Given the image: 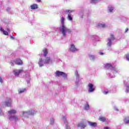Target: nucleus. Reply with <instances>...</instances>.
<instances>
[{
  "mask_svg": "<svg viewBox=\"0 0 129 129\" xmlns=\"http://www.w3.org/2000/svg\"><path fill=\"white\" fill-rule=\"evenodd\" d=\"M61 26L59 28L60 32L61 33L63 37H66L68 34L71 33V30L67 28L65 25V18L61 17L60 19Z\"/></svg>",
  "mask_w": 129,
  "mask_h": 129,
  "instance_id": "f257e3e1",
  "label": "nucleus"
},
{
  "mask_svg": "<svg viewBox=\"0 0 129 129\" xmlns=\"http://www.w3.org/2000/svg\"><path fill=\"white\" fill-rule=\"evenodd\" d=\"M20 73L24 74H25L26 77V80L27 81V83H29L30 82V74L28 72H24L23 70H14L13 71V74L15 76H19L20 75Z\"/></svg>",
  "mask_w": 129,
  "mask_h": 129,
  "instance_id": "f03ea898",
  "label": "nucleus"
},
{
  "mask_svg": "<svg viewBox=\"0 0 129 129\" xmlns=\"http://www.w3.org/2000/svg\"><path fill=\"white\" fill-rule=\"evenodd\" d=\"M17 113V111L14 109H12L8 111V114H9V120L11 121H18L20 119L19 117L13 115V114H16Z\"/></svg>",
  "mask_w": 129,
  "mask_h": 129,
  "instance_id": "7ed1b4c3",
  "label": "nucleus"
},
{
  "mask_svg": "<svg viewBox=\"0 0 129 129\" xmlns=\"http://www.w3.org/2000/svg\"><path fill=\"white\" fill-rule=\"evenodd\" d=\"M51 63H52V60H51V59L49 57H46L45 61H43V59H42V58H40L38 62V64L40 67H42V66H44V64H51Z\"/></svg>",
  "mask_w": 129,
  "mask_h": 129,
  "instance_id": "20e7f679",
  "label": "nucleus"
},
{
  "mask_svg": "<svg viewBox=\"0 0 129 129\" xmlns=\"http://www.w3.org/2000/svg\"><path fill=\"white\" fill-rule=\"evenodd\" d=\"M12 99L10 98H7L5 99V102H2L1 103V106H10L12 104Z\"/></svg>",
  "mask_w": 129,
  "mask_h": 129,
  "instance_id": "39448f33",
  "label": "nucleus"
},
{
  "mask_svg": "<svg viewBox=\"0 0 129 129\" xmlns=\"http://www.w3.org/2000/svg\"><path fill=\"white\" fill-rule=\"evenodd\" d=\"M35 113H36V111L32 110L28 112L23 111L21 112V115H22V116H24L25 117H28L29 115H34Z\"/></svg>",
  "mask_w": 129,
  "mask_h": 129,
  "instance_id": "423d86ee",
  "label": "nucleus"
},
{
  "mask_svg": "<svg viewBox=\"0 0 129 129\" xmlns=\"http://www.w3.org/2000/svg\"><path fill=\"white\" fill-rule=\"evenodd\" d=\"M104 68H105V69H111L112 73H115H115H117V69L113 68L112 66H111V64L110 63H106L105 65Z\"/></svg>",
  "mask_w": 129,
  "mask_h": 129,
  "instance_id": "0eeeda50",
  "label": "nucleus"
},
{
  "mask_svg": "<svg viewBox=\"0 0 129 129\" xmlns=\"http://www.w3.org/2000/svg\"><path fill=\"white\" fill-rule=\"evenodd\" d=\"M55 75L58 77H59V76H62L64 79H67V74H65V73L63 72L57 71L55 73Z\"/></svg>",
  "mask_w": 129,
  "mask_h": 129,
  "instance_id": "6e6552de",
  "label": "nucleus"
},
{
  "mask_svg": "<svg viewBox=\"0 0 129 129\" xmlns=\"http://www.w3.org/2000/svg\"><path fill=\"white\" fill-rule=\"evenodd\" d=\"M73 11L71 10H66L64 13L66 14H68V19L69 21H72L73 20V16H72V15H71V13H72Z\"/></svg>",
  "mask_w": 129,
  "mask_h": 129,
  "instance_id": "1a4fd4ad",
  "label": "nucleus"
},
{
  "mask_svg": "<svg viewBox=\"0 0 129 129\" xmlns=\"http://www.w3.org/2000/svg\"><path fill=\"white\" fill-rule=\"evenodd\" d=\"M114 40V37H113V35L111 34V37L108 38V42H107V46L108 47H111V44H112V41Z\"/></svg>",
  "mask_w": 129,
  "mask_h": 129,
  "instance_id": "9d476101",
  "label": "nucleus"
},
{
  "mask_svg": "<svg viewBox=\"0 0 129 129\" xmlns=\"http://www.w3.org/2000/svg\"><path fill=\"white\" fill-rule=\"evenodd\" d=\"M88 91L89 92H93L95 90V87L93 86L92 84H89L88 85Z\"/></svg>",
  "mask_w": 129,
  "mask_h": 129,
  "instance_id": "9b49d317",
  "label": "nucleus"
},
{
  "mask_svg": "<svg viewBox=\"0 0 129 129\" xmlns=\"http://www.w3.org/2000/svg\"><path fill=\"white\" fill-rule=\"evenodd\" d=\"M69 51L74 53V52H77L78 51V49L75 47V45L73 44L71 45V47L69 48Z\"/></svg>",
  "mask_w": 129,
  "mask_h": 129,
  "instance_id": "f8f14e48",
  "label": "nucleus"
},
{
  "mask_svg": "<svg viewBox=\"0 0 129 129\" xmlns=\"http://www.w3.org/2000/svg\"><path fill=\"white\" fill-rule=\"evenodd\" d=\"M66 116H63L62 117V120L64 122V123L66 124V129H71L70 126L68 125V122L67 121V120H66Z\"/></svg>",
  "mask_w": 129,
  "mask_h": 129,
  "instance_id": "ddd939ff",
  "label": "nucleus"
},
{
  "mask_svg": "<svg viewBox=\"0 0 129 129\" xmlns=\"http://www.w3.org/2000/svg\"><path fill=\"white\" fill-rule=\"evenodd\" d=\"M77 125L78 127H81V128H84L86 126V125L84 124L83 122L78 123Z\"/></svg>",
  "mask_w": 129,
  "mask_h": 129,
  "instance_id": "4468645a",
  "label": "nucleus"
},
{
  "mask_svg": "<svg viewBox=\"0 0 129 129\" xmlns=\"http://www.w3.org/2000/svg\"><path fill=\"white\" fill-rule=\"evenodd\" d=\"M114 10V7H113V6H112L111 5H109L108 7V11L110 13H112V12H113Z\"/></svg>",
  "mask_w": 129,
  "mask_h": 129,
  "instance_id": "2eb2a0df",
  "label": "nucleus"
},
{
  "mask_svg": "<svg viewBox=\"0 0 129 129\" xmlns=\"http://www.w3.org/2000/svg\"><path fill=\"white\" fill-rule=\"evenodd\" d=\"M89 125L92 127H95L97 125V123L96 122H92L91 121H88Z\"/></svg>",
  "mask_w": 129,
  "mask_h": 129,
  "instance_id": "dca6fc26",
  "label": "nucleus"
},
{
  "mask_svg": "<svg viewBox=\"0 0 129 129\" xmlns=\"http://www.w3.org/2000/svg\"><path fill=\"white\" fill-rule=\"evenodd\" d=\"M124 84L126 86L125 92H126V93H128V92H129V85L128 83H125V81L124 82Z\"/></svg>",
  "mask_w": 129,
  "mask_h": 129,
  "instance_id": "f3484780",
  "label": "nucleus"
},
{
  "mask_svg": "<svg viewBox=\"0 0 129 129\" xmlns=\"http://www.w3.org/2000/svg\"><path fill=\"white\" fill-rule=\"evenodd\" d=\"M0 31L1 32H3L4 35H5V36H8L9 35V32H8L7 31H6L5 29H3V28H0Z\"/></svg>",
  "mask_w": 129,
  "mask_h": 129,
  "instance_id": "a211bd4d",
  "label": "nucleus"
},
{
  "mask_svg": "<svg viewBox=\"0 0 129 129\" xmlns=\"http://www.w3.org/2000/svg\"><path fill=\"white\" fill-rule=\"evenodd\" d=\"M15 63L17 65H22V64H23V61L20 59H17L16 60Z\"/></svg>",
  "mask_w": 129,
  "mask_h": 129,
  "instance_id": "6ab92c4d",
  "label": "nucleus"
},
{
  "mask_svg": "<svg viewBox=\"0 0 129 129\" xmlns=\"http://www.w3.org/2000/svg\"><path fill=\"white\" fill-rule=\"evenodd\" d=\"M89 58L90 60L94 61V60L96 58V57H95V56H94L92 54H89Z\"/></svg>",
  "mask_w": 129,
  "mask_h": 129,
  "instance_id": "aec40b11",
  "label": "nucleus"
},
{
  "mask_svg": "<svg viewBox=\"0 0 129 129\" xmlns=\"http://www.w3.org/2000/svg\"><path fill=\"white\" fill-rule=\"evenodd\" d=\"M26 88L19 89L18 93L19 94H22V93H24V92H25V91H26Z\"/></svg>",
  "mask_w": 129,
  "mask_h": 129,
  "instance_id": "412c9836",
  "label": "nucleus"
},
{
  "mask_svg": "<svg viewBox=\"0 0 129 129\" xmlns=\"http://www.w3.org/2000/svg\"><path fill=\"white\" fill-rule=\"evenodd\" d=\"M97 26L99 27L100 28H105V27H106V25H105V24L104 23H98L97 24Z\"/></svg>",
  "mask_w": 129,
  "mask_h": 129,
  "instance_id": "4be33fe9",
  "label": "nucleus"
},
{
  "mask_svg": "<svg viewBox=\"0 0 129 129\" xmlns=\"http://www.w3.org/2000/svg\"><path fill=\"white\" fill-rule=\"evenodd\" d=\"M76 76L77 77V82H76V84H78V81H79V75H78V72L77 71H76Z\"/></svg>",
  "mask_w": 129,
  "mask_h": 129,
  "instance_id": "5701e85b",
  "label": "nucleus"
},
{
  "mask_svg": "<svg viewBox=\"0 0 129 129\" xmlns=\"http://www.w3.org/2000/svg\"><path fill=\"white\" fill-rule=\"evenodd\" d=\"M31 10H36V9H38V5L37 4H33L31 6Z\"/></svg>",
  "mask_w": 129,
  "mask_h": 129,
  "instance_id": "b1692460",
  "label": "nucleus"
},
{
  "mask_svg": "<svg viewBox=\"0 0 129 129\" xmlns=\"http://www.w3.org/2000/svg\"><path fill=\"white\" fill-rule=\"evenodd\" d=\"M99 120H100V121H103V122H104V121L106 120V118H105V117L100 116L99 118Z\"/></svg>",
  "mask_w": 129,
  "mask_h": 129,
  "instance_id": "393cba45",
  "label": "nucleus"
},
{
  "mask_svg": "<svg viewBox=\"0 0 129 129\" xmlns=\"http://www.w3.org/2000/svg\"><path fill=\"white\" fill-rule=\"evenodd\" d=\"M47 54H48V50L46 49L43 50V56L46 57L47 56Z\"/></svg>",
  "mask_w": 129,
  "mask_h": 129,
  "instance_id": "a878e982",
  "label": "nucleus"
},
{
  "mask_svg": "<svg viewBox=\"0 0 129 129\" xmlns=\"http://www.w3.org/2000/svg\"><path fill=\"white\" fill-rule=\"evenodd\" d=\"M84 108L85 110H88L89 109V104H88V103L86 102V105H85Z\"/></svg>",
  "mask_w": 129,
  "mask_h": 129,
  "instance_id": "bb28decb",
  "label": "nucleus"
},
{
  "mask_svg": "<svg viewBox=\"0 0 129 129\" xmlns=\"http://www.w3.org/2000/svg\"><path fill=\"white\" fill-rule=\"evenodd\" d=\"M124 122L125 123H129V117H127L124 118Z\"/></svg>",
  "mask_w": 129,
  "mask_h": 129,
  "instance_id": "cd10ccee",
  "label": "nucleus"
},
{
  "mask_svg": "<svg viewBox=\"0 0 129 129\" xmlns=\"http://www.w3.org/2000/svg\"><path fill=\"white\" fill-rule=\"evenodd\" d=\"M98 3V1L97 0H91V4H96Z\"/></svg>",
  "mask_w": 129,
  "mask_h": 129,
  "instance_id": "c85d7f7f",
  "label": "nucleus"
},
{
  "mask_svg": "<svg viewBox=\"0 0 129 129\" xmlns=\"http://www.w3.org/2000/svg\"><path fill=\"white\" fill-rule=\"evenodd\" d=\"M50 124H54V118H51L50 121Z\"/></svg>",
  "mask_w": 129,
  "mask_h": 129,
  "instance_id": "c756f323",
  "label": "nucleus"
},
{
  "mask_svg": "<svg viewBox=\"0 0 129 129\" xmlns=\"http://www.w3.org/2000/svg\"><path fill=\"white\" fill-rule=\"evenodd\" d=\"M115 77V76H114V75H113V76H112V74H110V77L111 78H114Z\"/></svg>",
  "mask_w": 129,
  "mask_h": 129,
  "instance_id": "7c9ffc66",
  "label": "nucleus"
},
{
  "mask_svg": "<svg viewBox=\"0 0 129 129\" xmlns=\"http://www.w3.org/2000/svg\"><path fill=\"white\" fill-rule=\"evenodd\" d=\"M126 59L129 61V54H127L126 56Z\"/></svg>",
  "mask_w": 129,
  "mask_h": 129,
  "instance_id": "2f4dec72",
  "label": "nucleus"
},
{
  "mask_svg": "<svg viewBox=\"0 0 129 129\" xmlns=\"http://www.w3.org/2000/svg\"><path fill=\"white\" fill-rule=\"evenodd\" d=\"M3 82V79H2V77L0 76V83H2Z\"/></svg>",
  "mask_w": 129,
  "mask_h": 129,
  "instance_id": "473e14b6",
  "label": "nucleus"
},
{
  "mask_svg": "<svg viewBox=\"0 0 129 129\" xmlns=\"http://www.w3.org/2000/svg\"><path fill=\"white\" fill-rule=\"evenodd\" d=\"M103 129H110V128H109V127H107V126H105V127H104Z\"/></svg>",
  "mask_w": 129,
  "mask_h": 129,
  "instance_id": "72a5a7b5",
  "label": "nucleus"
},
{
  "mask_svg": "<svg viewBox=\"0 0 129 129\" xmlns=\"http://www.w3.org/2000/svg\"><path fill=\"white\" fill-rule=\"evenodd\" d=\"M103 93H104V94H107V93H108V91H105V92H103Z\"/></svg>",
  "mask_w": 129,
  "mask_h": 129,
  "instance_id": "f704fd0d",
  "label": "nucleus"
},
{
  "mask_svg": "<svg viewBox=\"0 0 129 129\" xmlns=\"http://www.w3.org/2000/svg\"><path fill=\"white\" fill-rule=\"evenodd\" d=\"M7 31H8L9 32H11V30L9 28H7Z\"/></svg>",
  "mask_w": 129,
  "mask_h": 129,
  "instance_id": "c9c22d12",
  "label": "nucleus"
},
{
  "mask_svg": "<svg viewBox=\"0 0 129 129\" xmlns=\"http://www.w3.org/2000/svg\"><path fill=\"white\" fill-rule=\"evenodd\" d=\"M114 108L116 111H118V109H117L115 107H114Z\"/></svg>",
  "mask_w": 129,
  "mask_h": 129,
  "instance_id": "e433bc0d",
  "label": "nucleus"
},
{
  "mask_svg": "<svg viewBox=\"0 0 129 129\" xmlns=\"http://www.w3.org/2000/svg\"><path fill=\"white\" fill-rule=\"evenodd\" d=\"M11 38L14 40V39H15V37H14V36H11Z\"/></svg>",
  "mask_w": 129,
  "mask_h": 129,
  "instance_id": "4c0bfd02",
  "label": "nucleus"
},
{
  "mask_svg": "<svg viewBox=\"0 0 129 129\" xmlns=\"http://www.w3.org/2000/svg\"><path fill=\"white\" fill-rule=\"evenodd\" d=\"M128 31V29L126 28L125 30V33H126Z\"/></svg>",
  "mask_w": 129,
  "mask_h": 129,
  "instance_id": "58836bf2",
  "label": "nucleus"
},
{
  "mask_svg": "<svg viewBox=\"0 0 129 129\" xmlns=\"http://www.w3.org/2000/svg\"><path fill=\"white\" fill-rule=\"evenodd\" d=\"M99 54L100 55H103L104 53L103 52H100Z\"/></svg>",
  "mask_w": 129,
  "mask_h": 129,
  "instance_id": "ea45409f",
  "label": "nucleus"
},
{
  "mask_svg": "<svg viewBox=\"0 0 129 129\" xmlns=\"http://www.w3.org/2000/svg\"><path fill=\"white\" fill-rule=\"evenodd\" d=\"M10 10H11V9H10V8H7V11H10Z\"/></svg>",
  "mask_w": 129,
  "mask_h": 129,
  "instance_id": "a19ab883",
  "label": "nucleus"
},
{
  "mask_svg": "<svg viewBox=\"0 0 129 129\" xmlns=\"http://www.w3.org/2000/svg\"><path fill=\"white\" fill-rule=\"evenodd\" d=\"M37 2H38V3H40L41 0H36Z\"/></svg>",
  "mask_w": 129,
  "mask_h": 129,
  "instance_id": "79ce46f5",
  "label": "nucleus"
}]
</instances>
